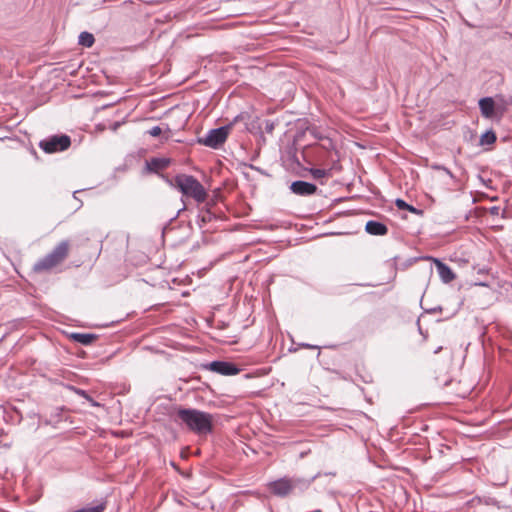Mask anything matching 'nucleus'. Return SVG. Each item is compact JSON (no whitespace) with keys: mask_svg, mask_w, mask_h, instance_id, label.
<instances>
[{"mask_svg":"<svg viewBox=\"0 0 512 512\" xmlns=\"http://www.w3.org/2000/svg\"><path fill=\"white\" fill-rule=\"evenodd\" d=\"M499 210H500L499 207L493 206V207L490 208V214L498 215L499 214Z\"/></svg>","mask_w":512,"mask_h":512,"instance_id":"obj_18","label":"nucleus"},{"mask_svg":"<svg viewBox=\"0 0 512 512\" xmlns=\"http://www.w3.org/2000/svg\"><path fill=\"white\" fill-rule=\"evenodd\" d=\"M162 133V129L160 126H154L150 130H148V134L152 137H157Z\"/></svg>","mask_w":512,"mask_h":512,"instance_id":"obj_17","label":"nucleus"},{"mask_svg":"<svg viewBox=\"0 0 512 512\" xmlns=\"http://www.w3.org/2000/svg\"><path fill=\"white\" fill-rule=\"evenodd\" d=\"M395 204L396 206L399 208V209H402V210H408V211H411V212H416L417 209L411 205H409L408 203H406L404 200L402 199H397L395 201Z\"/></svg>","mask_w":512,"mask_h":512,"instance_id":"obj_16","label":"nucleus"},{"mask_svg":"<svg viewBox=\"0 0 512 512\" xmlns=\"http://www.w3.org/2000/svg\"><path fill=\"white\" fill-rule=\"evenodd\" d=\"M240 119H243V114L237 115L233 122L228 125L209 130L205 137L198 139V142L210 148H218L226 141L233 123Z\"/></svg>","mask_w":512,"mask_h":512,"instance_id":"obj_4","label":"nucleus"},{"mask_svg":"<svg viewBox=\"0 0 512 512\" xmlns=\"http://www.w3.org/2000/svg\"><path fill=\"white\" fill-rule=\"evenodd\" d=\"M70 338L82 345H90L94 340H96L97 336L91 333H72Z\"/></svg>","mask_w":512,"mask_h":512,"instance_id":"obj_12","label":"nucleus"},{"mask_svg":"<svg viewBox=\"0 0 512 512\" xmlns=\"http://www.w3.org/2000/svg\"><path fill=\"white\" fill-rule=\"evenodd\" d=\"M69 252V242L61 241L49 254L39 259L34 265L33 270L37 273L48 272L61 264Z\"/></svg>","mask_w":512,"mask_h":512,"instance_id":"obj_3","label":"nucleus"},{"mask_svg":"<svg viewBox=\"0 0 512 512\" xmlns=\"http://www.w3.org/2000/svg\"><path fill=\"white\" fill-rule=\"evenodd\" d=\"M120 126H121V122H114L113 124H111L110 129L112 131H116Z\"/></svg>","mask_w":512,"mask_h":512,"instance_id":"obj_19","label":"nucleus"},{"mask_svg":"<svg viewBox=\"0 0 512 512\" xmlns=\"http://www.w3.org/2000/svg\"><path fill=\"white\" fill-rule=\"evenodd\" d=\"M176 420L185 424L196 434L206 435L212 431V415L192 408H180L176 412Z\"/></svg>","mask_w":512,"mask_h":512,"instance_id":"obj_1","label":"nucleus"},{"mask_svg":"<svg viewBox=\"0 0 512 512\" xmlns=\"http://www.w3.org/2000/svg\"><path fill=\"white\" fill-rule=\"evenodd\" d=\"M77 393L85 398H89L88 394L84 390H77Z\"/></svg>","mask_w":512,"mask_h":512,"instance_id":"obj_20","label":"nucleus"},{"mask_svg":"<svg viewBox=\"0 0 512 512\" xmlns=\"http://www.w3.org/2000/svg\"><path fill=\"white\" fill-rule=\"evenodd\" d=\"M365 231L370 235L383 236L388 232V228L385 224L370 220L366 223Z\"/></svg>","mask_w":512,"mask_h":512,"instance_id":"obj_11","label":"nucleus"},{"mask_svg":"<svg viewBox=\"0 0 512 512\" xmlns=\"http://www.w3.org/2000/svg\"><path fill=\"white\" fill-rule=\"evenodd\" d=\"M290 190L299 196H309L317 191V187L313 183L297 180L291 183Z\"/></svg>","mask_w":512,"mask_h":512,"instance_id":"obj_9","label":"nucleus"},{"mask_svg":"<svg viewBox=\"0 0 512 512\" xmlns=\"http://www.w3.org/2000/svg\"><path fill=\"white\" fill-rule=\"evenodd\" d=\"M433 262L435 263L439 277L444 283H450L455 279V274L448 265L437 258H434Z\"/></svg>","mask_w":512,"mask_h":512,"instance_id":"obj_10","label":"nucleus"},{"mask_svg":"<svg viewBox=\"0 0 512 512\" xmlns=\"http://www.w3.org/2000/svg\"><path fill=\"white\" fill-rule=\"evenodd\" d=\"M71 145V139L68 135H52L40 141L39 147L45 153H57L67 150Z\"/></svg>","mask_w":512,"mask_h":512,"instance_id":"obj_6","label":"nucleus"},{"mask_svg":"<svg viewBox=\"0 0 512 512\" xmlns=\"http://www.w3.org/2000/svg\"><path fill=\"white\" fill-rule=\"evenodd\" d=\"M481 115L485 119L500 121L505 112V105L497 103L492 97H483L478 102Z\"/></svg>","mask_w":512,"mask_h":512,"instance_id":"obj_5","label":"nucleus"},{"mask_svg":"<svg viewBox=\"0 0 512 512\" xmlns=\"http://www.w3.org/2000/svg\"><path fill=\"white\" fill-rule=\"evenodd\" d=\"M209 370L224 376L236 375L240 369L233 363L227 361H212L208 365Z\"/></svg>","mask_w":512,"mask_h":512,"instance_id":"obj_8","label":"nucleus"},{"mask_svg":"<svg viewBox=\"0 0 512 512\" xmlns=\"http://www.w3.org/2000/svg\"><path fill=\"white\" fill-rule=\"evenodd\" d=\"M310 173L313 176V178L320 179V178L329 176L330 170L314 168V169H311Z\"/></svg>","mask_w":512,"mask_h":512,"instance_id":"obj_14","label":"nucleus"},{"mask_svg":"<svg viewBox=\"0 0 512 512\" xmlns=\"http://www.w3.org/2000/svg\"><path fill=\"white\" fill-rule=\"evenodd\" d=\"M301 346L304 347V348H309V349L317 348V346L310 345V344H307V343H303V344H301Z\"/></svg>","mask_w":512,"mask_h":512,"instance_id":"obj_21","label":"nucleus"},{"mask_svg":"<svg viewBox=\"0 0 512 512\" xmlns=\"http://www.w3.org/2000/svg\"><path fill=\"white\" fill-rule=\"evenodd\" d=\"M174 186L182 193L183 197L191 198L198 204L204 203L208 197L205 187L192 175H176Z\"/></svg>","mask_w":512,"mask_h":512,"instance_id":"obj_2","label":"nucleus"},{"mask_svg":"<svg viewBox=\"0 0 512 512\" xmlns=\"http://www.w3.org/2000/svg\"><path fill=\"white\" fill-rule=\"evenodd\" d=\"M95 42V38L93 36V34L87 32V31H84V32H81L79 37H78V43L84 47H91Z\"/></svg>","mask_w":512,"mask_h":512,"instance_id":"obj_13","label":"nucleus"},{"mask_svg":"<svg viewBox=\"0 0 512 512\" xmlns=\"http://www.w3.org/2000/svg\"><path fill=\"white\" fill-rule=\"evenodd\" d=\"M299 481L290 478H280L269 483V490L276 496L285 497L292 492Z\"/></svg>","mask_w":512,"mask_h":512,"instance_id":"obj_7","label":"nucleus"},{"mask_svg":"<svg viewBox=\"0 0 512 512\" xmlns=\"http://www.w3.org/2000/svg\"><path fill=\"white\" fill-rule=\"evenodd\" d=\"M496 141V135L492 131H488L481 136L482 144H492Z\"/></svg>","mask_w":512,"mask_h":512,"instance_id":"obj_15","label":"nucleus"}]
</instances>
